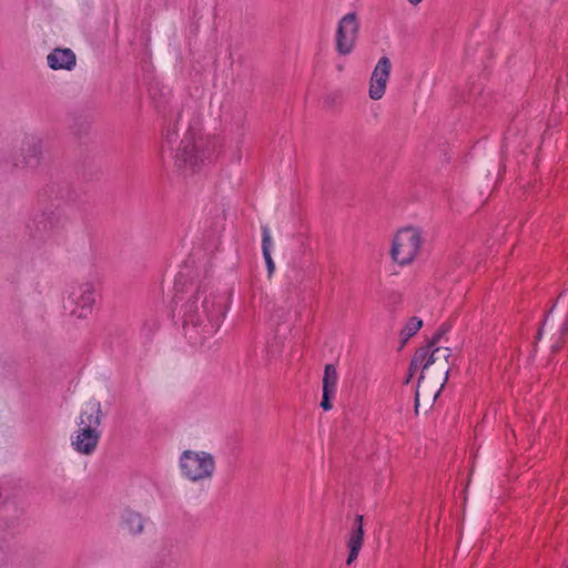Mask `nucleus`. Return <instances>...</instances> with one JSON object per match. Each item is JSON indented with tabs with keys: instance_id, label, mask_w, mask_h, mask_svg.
Listing matches in <instances>:
<instances>
[{
	"instance_id": "5701e85b",
	"label": "nucleus",
	"mask_w": 568,
	"mask_h": 568,
	"mask_svg": "<svg viewBox=\"0 0 568 568\" xmlns=\"http://www.w3.org/2000/svg\"><path fill=\"white\" fill-rule=\"evenodd\" d=\"M41 4L45 7L47 4H50V0H40Z\"/></svg>"
},
{
	"instance_id": "412c9836",
	"label": "nucleus",
	"mask_w": 568,
	"mask_h": 568,
	"mask_svg": "<svg viewBox=\"0 0 568 568\" xmlns=\"http://www.w3.org/2000/svg\"><path fill=\"white\" fill-rule=\"evenodd\" d=\"M568 333V316L566 317V321L560 327V335L564 336Z\"/></svg>"
},
{
	"instance_id": "a878e982",
	"label": "nucleus",
	"mask_w": 568,
	"mask_h": 568,
	"mask_svg": "<svg viewBox=\"0 0 568 568\" xmlns=\"http://www.w3.org/2000/svg\"><path fill=\"white\" fill-rule=\"evenodd\" d=\"M4 501V497L2 496V493L0 491V504Z\"/></svg>"
},
{
	"instance_id": "7ed1b4c3",
	"label": "nucleus",
	"mask_w": 568,
	"mask_h": 568,
	"mask_svg": "<svg viewBox=\"0 0 568 568\" xmlns=\"http://www.w3.org/2000/svg\"><path fill=\"white\" fill-rule=\"evenodd\" d=\"M439 337V335L435 336L427 347L419 349L414 355L410 363L412 368L422 369L416 388V408L418 407L422 399L425 402L434 400L438 396L443 386V383H437L436 385L429 387L426 382V371L432 365L438 364L440 373H448L447 362L452 352L448 347L436 346Z\"/></svg>"
},
{
	"instance_id": "f03ea898",
	"label": "nucleus",
	"mask_w": 568,
	"mask_h": 568,
	"mask_svg": "<svg viewBox=\"0 0 568 568\" xmlns=\"http://www.w3.org/2000/svg\"><path fill=\"white\" fill-rule=\"evenodd\" d=\"M187 323L203 325L207 333H215L223 322L226 311V296L206 290L197 291L184 306Z\"/></svg>"
},
{
	"instance_id": "2eb2a0df",
	"label": "nucleus",
	"mask_w": 568,
	"mask_h": 568,
	"mask_svg": "<svg viewBox=\"0 0 568 568\" xmlns=\"http://www.w3.org/2000/svg\"><path fill=\"white\" fill-rule=\"evenodd\" d=\"M100 404L97 402H88L79 416V426H94L100 424Z\"/></svg>"
},
{
	"instance_id": "4be33fe9",
	"label": "nucleus",
	"mask_w": 568,
	"mask_h": 568,
	"mask_svg": "<svg viewBox=\"0 0 568 568\" xmlns=\"http://www.w3.org/2000/svg\"><path fill=\"white\" fill-rule=\"evenodd\" d=\"M412 6L419 4L423 0H407Z\"/></svg>"
},
{
	"instance_id": "f257e3e1",
	"label": "nucleus",
	"mask_w": 568,
	"mask_h": 568,
	"mask_svg": "<svg viewBox=\"0 0 568 568\" xmlns=\"http://www.w3.org/2000/svg\"><path fill=\"white\" fill-rule=\"evenodd\" d=\"M70 182L68 174L55 169L49 174V181L39 193L41 209L27 224V234L34 246H39L58 230L70 206Z\"/></svg>"
},
{
	"instance_id": "9d476101",
	"label": "nucleus",
	"mask_w": 568,
	"mask_h": 568,
	"mask_svg": "<svg viewBox=\"0 0 568 568\" xmlns=\"http://www.w3.org/2000/svg\"><path fill=\"white\" fill-rule=\"evenodd\" d=\"M98 297V288L93 282L80 284L78 288V296L74 302L73 315L79 318H87L92 314Z\"/></svg>"
},
{
	"instance_id": "a211bd4d",
	"label": "nucleus",
	"mask_w": 568,
	"mask_h": 568,
	"mask_svg": "<svg viewBox=\"0 0 568 568\" xmlns=\"http://www.w3.org/2000/svg\"><path fill=\"white\" fill-rule=\"evenodd\" d=\"M423 326V321L416 316L410 317L404 328V333L407 337L415 335Z\"/></svg>"
},
{
	"instance_id": "6e6552de",
	"label": "nucleus",
	"mask_w": 568,
	"mask_h": 568,
	"mask_svg": "<svg viewBox=\"0 0 568 568\" xmlns=\"http://www.w3.org/2000/svg\"><path fill=\"white\" fill-rule=\"evenodd\" d=\"M358 31L359 23L354 12L345 14L338 21L336 30V50L339 54L347 55L353 51Z\"/></svg>"
},
{
	"instance_id": "b1692460",
	"label": "nucleus",
	"mask_w": 568,
	"mask_h": 568,
	"mask_svg": "<svg viewBox=\"0 0 568 568\" xmlns=\"http://www.w3.org/2000/svg\"><path fill=\"white\" fill-rule=\"evenodd\" d=\"M552 349H554L555 352H556V351H558V349H560V345H559V344H557V343H556V344H554V345H552Z\"/></svg>"
},
{
	"instance_id": "9b49d317",
	"label": "nucleus",
	"mask_w": 568,
	"mask_h": 568,
	"mask_svg": "<svg viewBox=\"0 0 568 568\" xmlns=\"http://www.w3.org/2000/svg\"><path fill=\"white\" fill-rule=\"evenodd\" d=\"M145 523V518L140 513L126 509L121 514L119 525L124 534L136 537L143 534Z\"/></svg>"
},
{
	"instance_id": "dca6fc26",
	"label": "nucleus",
	"mask_w": 568,
	"mask_h": 568,
	"mask_svg": "<svg viewBox=\"0 0 568 568\" xmlns=\"http://www.w3.org/2000/svg\"><path fill=\"white\" fill-rule=\"evenodd\" d=\"M272 246H273V242H272L271 231H270L268 226H263L262 227V252H263V257L266 263L268 276H272V274L275 271V263L271 256Z\"/></svg>"
},
{
	"instance_id": "6ab92c4d",
	"label": "nucleus",
	"mask_w": 568,
	"mask_h": 568,
	"mask_svg": "<svg viewBox=\"0 0 568 568\" xmlns=\"http://www.w3.org/2000/svg\"><path fill=\"white\" fill-rule=\"evenodd\" d=\"M335 397L334 394H322L321 407L324 410H329L332 408L331 400Z\"/></svg>"
},
{
	"instance_id": "423d86ee",
	"label": "nucleus",
	"mask_w": 568,
	"mask_h": 568,
	"mask_svg": "<svg viewBox=\"0 0 568 568\" xmlns=\"http://www.w3.org/2000/svg\"><path fill=\"white\" fill-rule=\"evenodd\" d=\"M422 246L423 237L417 229H402L392 241L390 257L399 266L409 265L418 257Z\"/></svg>"
},
{
	"instance_id": "39448f33",
	"label": "nucleus",
	"mask_w": 568,
	"mask_h": 568,
	"mask_svg": "<svg viewBox=\"0 0 568 568\" xmlns=\"http://www.w3.org/2000/svg\"><path fill=\"white\" fill-rule=\"evenodd\" d=\"M178 465L181 477L192 484L209 483L216 471L214 455L192 447L181 452Z\"/></svg>"
},
{
	"instance_id": "f3484780",
	"label": "nucleus",
	"mask_w": 568,
	"mask_h": 568,
	"mask_svg": "<svg viewBox=\"0 0 568 568\" xmlns=\"http://www.w3.org/2000/svg\"><path fill=\"white\" fill-rule=\"evenodd\" d=\"M337 383H338V373H337L335 365L326 364L324 366V375H323V381H322L323 393L336 395Z\"/></svg>"
},
{
	"instance_id": "aec40b11",
	"label": "nucleus",
	"mask_w": 568,
	"mask_h": 568,
	"mask_svg": "<svg viewBox=\"0 0 568 568\" xmlns=\"http://www.w3.org/2000/svg\"><path fill=\"white\" fill-rule=\"evenodd\" d=\"M18 525L17 518H11L4 521V528L3 529H14Z\"/></svg>"
},
{
	"instance_id": "1a4fd4ad",
	"label": "nucleus",
	"mask_w": 568,
	"mask_h": 568,
	"mask_svg": "<svg viewBox=\"0 0 568 568\" xmlns=\"http://www.w3.org/2000/svg\"><path fill=\"white\" fill-rule=\"evenodd\" d=\"M392 62L388 57H382L375 64L368 84V97L374 100H381L387 89L390 79Z\"/></svg>"
},
{
	"instance_id": "20e7f679",
	"label": "nucleus",
	"mask_w": 568,
	"mask_h": 568,
	"mask_svg": "<svg viewBox=\"0 0 568 568\" xmlns=\"http://www.w3.org/2000/svg\"><path fill=\"white\" fill-rule=\"evenodd\" d=\"M212 154V144L207 138L189 134L181 141L173 156L174 172L183 178L197 173Z\"/></svg>"
},
{
	"instance_id": "0eeeda50",
	"label": "nucleus",
	"mask_w": 568,
	"mask_h": 568,
	"mask_svg": "<svg viewBox=\"0 0 568 568\" xmlns=\"http://www.w3.org/2000/svg\"><path fill=\"white\" fill-rule=\"evenodd\" d=\"M42 160V140L37 136H26L19 150L6 158V163L12 169H37Z\"/></svg>"
},
{
	"instance_id": "ddd939ff",
	"label": "nucleus",
	"mask_w": 568,
	"mask_h": 568,
	"mask_svg": "<svg viewBox=\"0 0 568 568\" xmlns=\"http://www.w3.org/2000/svg\"><path fill=\"white\" fill-rule=\"evenodd\" d=\"M100 438L98 428H81L77 435V440L73 443L79 453L91 454L94 452Z\"/></svg>"
},
{
	"instance_id": "4468645a",
	"label": "nucleus",
	"mask_w": 568,
	"mask_h": 568,
	"mask_svg": "<svg viewBox=\"0 0 568 568\" xmlns=\"http://www.w3.org/2000/svg\"><path fill=\"white\" fill-rule=\"evenodd\" d=\"M356 521L358 523L356 529H354L349 536L348 540V547H349V555L347 558V565H351L358 556L359 550L363 546V539H364V531H363V517H357Z\"/></svg>"
},
{
	"instance_id": "393cba45",
	"label": "nucleus",
	"mask_w": 568,
	"mask_h": 568,
	"mask_svg": "<svg viewBox=\"0 0 568 568\" xmlns=\"http://www.w3.org/2000/svg\"><path fill=\"white\" fill-rule=\"evenodd\" d=\"M199 313H200L201 315H203V314H202V303H199Z\"/></svg>"
},
{
	"instance_id": "f8f14e48",
	"label": "nucleus",
	"mask_w": 568,
	"mask_h": 568,
	"mask_svg": "<svg viewBox=\"0 0 568 568\" xmlns=\"http://www.w3.org/2000/svg\"><path fill=\"white\" fill-rule=\"evenodd\" d=\"M47 64L52 71H71V48L57 47L47 55Z\"/></svg>"
}]
</instances>
